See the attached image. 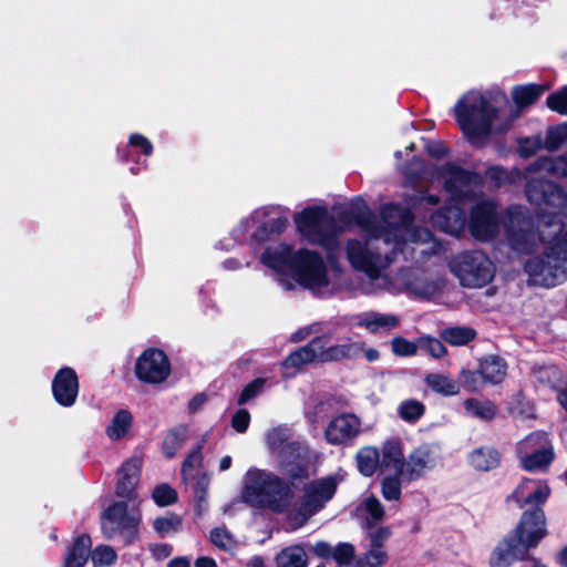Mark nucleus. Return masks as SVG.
Masks as SVG:
<instances>
[{"label": "nucleus", "instance_id": "obj_57", "mask_svg": "<svg viewBox=\"0 0 567 567\" xmlns=\"http://www.w3.org/2000/svg\"><path fill=\"white\" fill-rule=\"evenodd\" d=\"M547 105L550 110L567 115V86L550 94L547 97Z\"/></svg>", "mask_w": 567, "mask_h": 567}, {"label": "nucleus", "instance_id": "obj_21", "mask_svg": "<svg viewBox=\"0 0 567 567\" xmlns=\"http://www.w3.org/2000/svg\"><path fill=\"white\" fill-rule=\"evenodd\" d=\"M431 221L440 230L457 235L465 226V214L458 206H447L435 212Z\"/></svg>", "mask_w": 567, "mask_h": 567}, {"label": "nucleus", "instance_id": "obj_38", "mask_svg": "<svg viewBox=\"0 0 567 567\" xmlns=\"http://www.w3.org/2000/svg\"><path fill=\"white\" fill-rule=\"evenodd\" d=\"M425 405L416 399L402 401L398 406V415L406 423L414 424L425 414Z\"/></svg>", "mask_w": 567, "mask_h": 567}, {"label": "nucleus", "instance_id": "obj_30", "mask_svg": "<svg viewBox=\"0 0 567 567\" xmlns=\"http://www.w3.org/2000/svg\"><path fill=\"white\" fill-rule=\"evenodd\" d=\"M533 374L537 382L551 388L558 394L567 386V381L561 371L554 365L535 369Z\"/></svg>", "mask_w": 567, "mask_h": 567}, {"label": "nucleus", "instance_id": "obj_36", "mask_svg": "<svg viewBox=\"0 0 567 567\" xmlns=\"http://www.w3.org/2000/svg\"><path fill=\"white\" fill-rule=\"evenodd\" d=\"M466 412L476 419L482 421H492L497 413V409L491 401H480L477 399H467L464 402Z\"/></svg>", "mask_w": 567, "mask_h": 567}, {"label": "nucleus", "instance_id": "obj_43", "mask_svg": "<svg viewBox=\"0 0 567 567\" xmlns=\"http://www.w3.org/2000/svg\"><path fill=\"white\" fill-rule=\"evenodd\" d=\"M389 561L385 548L370 547L357 560L358 567H382Z\"/></svg>", "mask_w": 567, "mask_h": 567}, {"label": "nucleus", "instance_id": "obj_34", "mask_svg": "<svg viewBox=\"0 0 567 567\" xmlns=\"http://www.w3.org/2000/svg\"><path fill=\"white\" fill-rule=\"evenodd\" d=\"M441 339L454 347H463L473 341L476 331L470 327H450L441 331Z\"/></svg>", "mask_w": 567, "mask_h": 567}, {"label": "nucleus", "instance_id": "obj_40", "mask_svg": "<svg viewBox=\"0 0 567 567\" xmlns=\"http://www.w3.org/2000/svg\"><path fill=\"white\" fill-rule=\"evenodd\" d=\"M357 462L359 471L365 476H371L380 462L379 452L373 447H363L357 454Z\"/></svg>", "mask_w": 567, "mask_h": 567}, {"label": "nucleus", "instance_id": "obj_6", "mask_svg": "<svg viewBox=\"0 0 567 567\" xmlns=\"http://www.w3.org/2000/svg\"><path fill=\"white\" fill-rule=\"evenodd\" d=\"M241 497L250 506L284 513L292 503L293 492L279 476L264 470L250 468L245 475Z\"/></svg>", "mask_w": 567, "mask_h": 567}, {"label": "nucleus", "instance_id": "obj_37", "mask_svg": "<svg viewBox=\"0 0 567 567\" xmlns=\"http://www.w3.org/2000/svg\"><path fill=\"white\" fill-rule=\"evenodd\" d=\"M553 447L548 435L545 432L537 431L527 435L517 444V454L532 453L533 451L538 452Z\"/></svg>", "mask_w": 567, "mask_h": 567}, {"label": "nucleus", "instance_id": "obj_13", "mask_svg": "<svg viewBox=\"0 0 567 567\" xmlns=\"http://www.w3.org/2000/svg\"><path fill=\"white\" fill-rule=\"evenodd\" d=\"M135 372L144 382L161 383L169 375L171 364L162 350L147 349L137 359Z\"/></svg>", "mask_w": 567, "mask_h": 567}, {"label": "nucleus", "instance_id": "obj_29", "mask_svg": "<svg viewBox=\"0 0 567 567\" xmlns=\"http://www.w3.org/2000/svg\"><path fill=\"white\" fill-rule=\"evenodd\" d=\"M528 172H545L556 177H567V152L559 156L538 157L527 168Z\"/></svg>", "mask_w": 567, "mask_h": 567}, {"label": "nucleus", "instance_id": "obj_49", "mask_svg": "<svg viewBox=\"0 0 567 567\" xmlns=\"http://www.w3.org/2000/svg\"><path fill=\"white\" fill-rule=\"evenodd\" d=\"M401 475L385 476L382 481V495L386 501H399L401 497Z\"/></svg>", "mask_w": 567, "mask_h": 567}, {"label": "nucleus", "instance_id": "obj_47", "mask_svg": "<svg viewBox=\"0 0 567 567\" xmlns=\"http://www.w3.org/2000/svg\"><path fill=\"white\" fill-rule=\"evenodd\" d=\"M391 536L392 529L389 526L367 527V539L370 547L385 548V544Z\"/></svg>", "mask_w": 567, "mask_h": 567}, {"label": "nucleus", "instance_id": "obj_44", "mask_svg": "<svg viewBox=\"0 0 567 567\" xmlns=\"http://www.w3.org/2000/svg\"><path fill=\"white\" fill-rule=\"evenodd\" d=\"M182 522L181 516L168 513L165 516L156 517L153 522V527L161 537H165L166 535L181 530Z\"/></svg>", "mask_w": 567, "mask_h": 567}, {"label": "nucleus", "instance_id": "obj_55", "mask_svg": "<svg viewBox=\"0 0 567 567\" xmlns=\"http://www.w3.org/2000/svg\"><path fill=\"white\" fill-rule=\"evenodd\" d=\"M116 558L115 550L107 545H100L92 551L93 564L112 565Z\"/></svg>", "mask_w": 567, "mask_h": 567}, {"label": "nucleus", "instance_id": "obj_53", "mask_svg": "<svg viewBox=\"0 0 567 567\" xmlns=\"http://www.w3.org/2000/svg\"><path fill=\"white\" fill-rule=\"evenodd\" d=\"M153 499L159 506H167L176 502L177 493L167 484H161L153 491Z\"/></svg>", "mask_w": 567, "mask_h": 567}, {"label": "nucleus", "instance_id": "obj_39", "mask_svg": "<svg viewBox=\"0 0 567 567\" xmlns=\"http://www.w3.org/2000/svg\"><path fill=\"white\" fill-rule=\"evenodd\" d=\"M202 447L203 444H198L182 465V476L186 483H194L197 478L203 463Z\"/></svg>", "mask_w": 567, "mask_h": 567}, {"label": "nucleus", "instance_id": "obj_12", "mask_svg": "<svg viewBox=\"0 0 567 567\" xmlns=\"http://www.w3.org/2000/svg\"><path fill=\"white\" fill-rule=\"evenodd\" d=\"M470 229L472 235L480 240L491 239L498 233L499 218L494 202L483 200L472 208Z\"/></svg>", "mask_w": 567, "mask_h": 567}, {"label": "nucleus", "instance_id": "obj_5", "mask_svg": "<svg viewBox=\"0 0 567 567\" xmlns=\"http://www.w3.org/2000/svg\"><path fill=\"white\" fill-rule=\"evenodd\" d=\"M547 535L546 515L542 507L525 511L515 529L504 537L493 550L491 567H509L517 560L529 559L528 550Z\"/></svg>", "mask_w": 567, "mask_h": 567}, {"label": "nucleus", "instance_id": "obj_32", "mask_svg": "<svg viewBox=\"0 0 567 567\" xmlns=\"http://www.w3.org/2000/svg\"><path fill=\"white\" fill-rule=\"evenodd\" d=\"M518 458L524 470L530 472L543 471L547 468L554 460L553 447L538 452L533 451L532 453L518 454Z\"/></svg>", "mask_w": 567, "mask_h": 567}, {"label": "nucleus", "instance_id": "obj_11", "mask_svg": "<svg viewBox=\"0 0 567 567\" xmlns=\"http://www.w3.org/2000/svg\"><path fill=\"white\" fill-rule=\"evenodd\" d=\"M140 516L128 514L125 502H116L110 505L101 516V528L105 538L111 539L121 535L125 545H130L135 539Z\"/></svg>", "mask_w": 567, "mask_h": 567}, {"label": "nucleus", "instance_id": "obj_15", "mask_svg": "<svg viewBox=\"0 0 567 567\" xmlns=\"http://www.w3.org/2000/svg\"><path fill=\"white\" fill-rule=\"evenodd\" d=\"M550 488L542 481L523 478L507 501H515L523 508L525 505L540 507L549 497Z\"/></svg>", "mask_w": 567, "mask_h": 567}, {"label": "nucleus", "instance_id": "obj_19", "mask_svg": "<svg viewBox=\"0 0 567 567\" xmlns=\"http://www.w3.org/2000/svg\"><path fill=\"white\" fill-rule=\"evenodd\" d=\"M321 338L319 347V362H337L341 360H353L362 354L363 343L348 340L341 344L326 347L324 337Z\"/></svg>", "mask_w": 567, "mask_h": 567}, {"label": "nucleus", "instance_id": "obj_59", "mask_svg": "<svg viewBox=\"0 0 567 567\" xmlns=\"http://www.w3.org/2000/svg\"><path fill=\"white\" fill-rule=\"evenodd\" d=\"M250 422V414L247 410H238L231 420V426L239 433L247 431Z\"/></svg>", "mask_w": 567, "mask_h": 567}, {"label": "nucleus", "instance_id": "obj_10", "mask_svg": "<svg viewBox=\"0 0 567 567\" xmlns=\"http://www.w3.org/2000/svg\"><path fill=\"white\" fill-rule=\"evenodd\" d=\"M337 491V481L331 477H323L306 485L305 495L297 513L289 515V520L295 522L292 529L301 527L307 520L318 513L329 502Z\"/></svg>", "mask_w": 567, "mask_h": 567}, {"label": "nucleus", "instance_id": "obj_63", "mask_svg": "<svg viewBox=\"0 0 567 567\" xmlns=\"http://www.w3.org/2000/svg\"><path fill=\"white\" fill-rule=\"evenodd\" d=\"M288 220L286 218H275L266 224V229L271 233L280 234L287 227Z\"/></svg>", "mask_w": 567, "mask_h": 567}, {"label": "nucleus", "instance_id": "obj_4", "mask_svg": "<svg viewBox=\"0 0 567 567\" xmlns=\"http://www.w3.org/2000/svg\"><path fill=\"white\" fill-rule=\"evenodd\" d=\"M261 261L278 274L291 272L295 279L306 288L317 290L329 284L327 268L322 258L315 251L300 249L292 252L286 244L268 247Z\"/></svg>", "mask_w": 567, "mask_h": 567}, {"label": "nucleus", "instance_id": "obj_58", "mask_svg": "<svg viewBox=\"0 0 567 567\" xmlns=\"http://www.w3.org/2000/svg\"><path fill=\"white\" fill-rule=\"evenodd\" d=\"M354 557V547L349 543H341L333 549L332 558L339 564H350Z\"/></svg>", "mask_w": 567, "mask_h": 567}, {"label": "nucleus", "instance_id": "obj_23", "mask_svg": "<svg viewBox=\"0 0 567 567\" xmlns=\"http://www.w3.org/2000/svg\"><path fill=\"white\" fill-rule=\"evenodd\" d=\"M434 465L431 449L427 445L416 447L405 462L402 480L419 478L425 470Z\"/></svg>", "mask_w": 567, "mask_h": 567}, {"label": "nucleus", "instance_id": "obj_50", "mask_svg": "<svg viewBox=\"0 0 567 567\" xmlns=\"http://www.w3.org/2000/svg\"><path fill=\"white\" fill-rule=\"evenodd\" d=\"M430 353L435 359H441L446 354V348L443 342L436 338L426 336L420 338V349Z\"/></svg>", "mask_w": 567, "mask_h": 567}, {"label": "nucleus", "instance_id": "obj_46", "mask_svg": "<svg viewBox=\"0 0 567 567\" xmlns=\"http://www.w3.org/2000/svg\"><path fill=\"white\" fill-rule=\"evenodd\" d=\"M187 439V429H174L165 436L163 442V451L167 457H173L177 450H179Z\"/></svg>", "mask_w": 567, "mask_h": 567}, {"label": "nucleus", "instance_id": "obj_62", "mask_svg": "<svg viewBox=\"0 0 567 567\" xmlns=\"http://www.w3.org/2000/svg\"><path fill=\"white\" fill-rule=\"evenodd\" d=\"M487 176L496 183H502L507 178V172L501 166H492L486 172Z\"/></svg>", "mask_w": 567, "mask_h": 567}, {"label": "nucleus", "instance_id": "obj_7", "mask_svg": "<svg viewBox=\"0 0 567 567\" xmlns=\"http://www.w3.org/2000/svg\"><path fill=\"white\" fill-rule=\"evenodd\" d=\"M302 237L309 243L317 244L328 251L329 258L339 247L338 236L342 228L326 208H306L295 218Z\"/></svg>", "mask_w": 567, "mask_h": 567}, {"label": "nucleus", "instance_id": "obj_8", "mask_svg": "<svg viewBox=\"0 0 567 567\" xmlns=\"http://www.w3.org/2000/svg\"><path fill=\"white\" fill-rule=\"evenodd\" d=\"M449 266L461 285L468 288L487 285L495 272L492 260L481 250L460 252L450 260Z\"/></svg>", "mask_w": 567, "mask_h": 567}, {"label": "nucleus", "instance_id": "obj_26", "mask_svg": "<svg viewBox=\"0 0 567 567\" xmlns=\"http://www.w3.org/2000/svg\"><path fill=\"white\" fill-rule=\"evenodd\" d=\"M92 540L87 534L78 536L66 551L64 567H84L91 554Z\"/></svg>", "mask_w": 567, "mask_h": 567}, {"label": "nucleus", "instance_id": "obj_51", "mask_svg": "<svg viewBox=\"0 0 567 567\" xmlns=\"http://www.w3.org/2000/svg\"><path fill=\"white\" fill-rule=\"evenodd\" d=\"M545 148L544 140L540 135L522 138L518 142V152L522 157H529L539 150Z\"/></svg>", "mask_w": 567, "mask_h": 567}, {"label": "nucleus", "instance_id": "obj_56", "mask_svg": "<svg viewBox=\"0 0 567 567\" xmlns=\"http://www.w3.org/2000/svg\"><path fill=\"white\" fill-rule=\"evenodd\" d=\"M458 383L468 392H475L481 388L484 381L480 374V369L477 371L462 370Z\"/></svg>", "mask_w": 567, "mask_h": 567}, {"label": "nucleus", "instance_id": "obj_41", "mask_svg": "<svg viewBox=\"0 0 567 567\" xmlns=\"http://www.w3.org/2000/svg\"><path fill=\"white\" fill-rule=\"evenodd\" d=\"M360 511L365 514L367 527L378 526L385 515L381 502L374 496L367 497L360 505Z\"/></svg>", "mask_w": 567, "mask_h": 567}, {"label": "nucleus", "instance_id": "obj_18", "mask_svg": "<svg viewBox=\"0 0 567 567\" xmlns=\"http://www.w3.org/2000/svg\"><path fill=\"white\" fill-rule=\"evenodd\" d=\"M401 276L408 291L420 298L433 297L443 286L442 278L429 279L423 272L409 270Z\"/></svg>", "mask_w": 567, "mask_h": 567}, {"label": "nucleus", "instance_id": "obj_2", "mask_svg": "<svg viewBox=\"0 0 567 567\" xmlns=\"http://www.w3.org/2000/svg\"><path fill=\"white\" fill-rule=\"evenodd\" d=\"M355 224L364 230L369 238L364 241L350 239L347 243V257L351 266L377 279L395 260L399 252L406 246L405 236L410 243L426 248L415 249L420 258L436 255L441 244L433 238L432 233L424 227L406 229L413 216L411 212L396 204L384 205L379 219L365 205L352 214Z\"/></svg>", "mask_w": 567, "mask_h": 567}, {"label": "nucleus", "instance_id": "obj_33", "mask_svg": "<svg viewBox=\"0 0 567 567\" xmlns=\"http://www.w3.org/2000/svg\"><path fill=\"white\" fill-rule=\"evenodd\" d=\"M277 567H307L308 557L300 545L289 546L282 549L276 558Z\"/></svg>", "mask_w": 567, "mask_h": 567}, {"label": "nucleus", "instance_id": "obj_64", "mask_svg": "<svg viewBox=\"0 0 567 567\" xmlns=\"http://www.w3.org/2000/svg\"><path fill=\"white\" fill-rule=\"evenodd\" d=\"M426 150L430 155L436 158H441L447 154L445 146L440 142L427 144Z\"/></svg>", "mask_w": 567, "mask_h": 567}, {"label": "nucleus", "instance_id": "obj_35", "mask_svg": "<svg viewBox=\"0 0 567 567\" xmlns=\"http://www.w3.org/2000/svg\"><path fill=\"white\" fill-rule=\"evenodd\" d=\"M132 414L127 410H120L106 427L107 436L113 441L124 437L132 426Z\"/></svg>", "mask_w": 567, "mask_h": 567}, {"label": "nucleus", "instance_id": "obj_16", "mask_svg": "<svg viewBox=\"0 0 567 567\" xmlns=\"http://www.w3.org/2000/svg\"><path fill=\"white\" fill-rule=\"evenodd\" d=\"M52 393L62 406H72L79 394V380L72 368L60 369L52 381Z\"/></svg>", "mask_w": 567, "mask_h": 567}, {"label": "nucleus", "instance_id": "obj_1", "mask_svg": "<svg viewBox=\"0 0 567 567\" xmlns=\"http://www.w3.org/2000/svg\"><path fill=\"white\" fill-rule=\"evenodd\" d=\"M525 194L539 215L537 233L526 209L513 206L505 221L507 240L523 254L534 250L537 238L547 244L542 256L526 261L525 271L535 284L554 287L567 279V230L563 233L560 219L567 217V192L554 182L537 177L527 182Z\"/></svg>", "mask_w": 567, "mask_h": 567}, {"label": "nucleus", "instance_id": "obj_27", "mask_svg": "<svg viewBox=\"0 0 567 567\" xmlns=\"http://www.w3.org/2000/svg\"><path fill=\"white\" fill-rule=\"evenodd\" d=\"M480 374L484 382L498 384L507 374V364L498 355H487L480 361Z\"/></svg>", "mask_w": 567, "mask_h": 567}, {"label": "nucleus", "instance_id": "obj_24", "mask_svg": "<svg viewBox=\"0 0 567 567\" xmlns=\"http://www.w3.org/2000/svg\"><path fill=\"white\" fill-rule=\"evenodd\" d=\"M319 347H321V338H313L306 346L291 352L282 362V368L288 370L299 369L311 362H319Z\"/></svg>", "mask_w": 567, "mask_h": 567}, {"label": "nucleus", "instance_id": "obj_52", "mask_svg": "<svg viewBox=\"0 0 567 567\" xmlns=\"http://www.w3.org/2000/svg\"><path fill=\"white\" fill-rule=\"evenodd\" d=\"M210 542L223 550H228L235 545L233 535L223 527H216L210 532Z\"/></svg>", "mask_w": 567, "mask_h": 567}, {"label": "nucleus", "instance_id": "obj_61", "mask_svg": "<svg viewBox=\"0 0 567 567\" xmlns=\"http://www.w3.org/2000/svg\"><path fill=\"white\" fill-rule=\"evenodd\" d=\"M333 549L334 548L327 542H318L312 547L315 555L323 559L332 558Z\"/></svg>", "mask_w": 567, "mask_h": 567}, {"label": "nucleus", "instance_id": "obj_54", "mask_svg": "<svg viewBox=\"0 0 567 567\" xmlns=\"http://www.w3.org/2000/svg\"><path fill=\"white\" fill-rule=\"evenodd\" d=\"M265 384H266L265 378H257L254 381H251L250 383H248L244 388V390L241 391V393L238 398V404H245L249 400L259 395L262 392Z\"/></svg>", "mask_w": 567, "mask_h": 567}, {"label": "nucleus", "instance_id": "obj_48", "mask_svg": "<svg viewBox=\"0 0 567 567\" xmlns=\"http://www.w3.org/2000/svg\"><path fill=\"white\" fill-rule=\"evenodd\" d=\"M391 349L393 353L399 357L415 355L420 349V338L413 342L403 337H395L391 341Z\"/></svg>", "mask_w": 567, "mask_h": 567}, {"label": "nucleus", "instance_id": "obj_60", "mask_svg": "<svg viewBox=\"0 0 567 567\" xmlns=\"http://www.w3.org/2000/svg\"><path fill=\"white\" fill-rule=\"evenodd\" d=\"M130 144L135 147H140L146 156H150L153 152L152 143L141 134H133L130 137Z\"/></svg>", "mask_w": 567, "mask_h": 567}, {"label": "nucleus", "instance_id": "obj_22", "mask_svg": "<svg viewBox=\"0 0 567 567\" xmlns=\"http://www.w3.org/2000/svg\"><path fill=\"white\" fill-rule=\"evenodd\" d=\"M405 462L401 440L390 439L385 441L382 446L380 458L381 470L402 476Z\"/></svg>", "mask_w": 567, "mask_h": 567}, {"label": "nucleus", "instance_id": "obj_17", "mask_svg": "<svg viewBox=\"0 0 567 567\" xmlns=\"http://www.w3.org/2000/svg\"><path fill=\"white\" fill-rule=\"evenodd\" d=\"M309 447L303 442L291 440L289 444L280 452L278 458L285 465L296 464V468L289 470L291 478H302L307 476V468L303 466L309 460Z\"/></svg>", "mask_w": 567, "mask_h": 567}, {"label": "nucleus", "instance_id": "obj_28", "mask_svg": "<svg viewBox=\"0 0 567 567\" xmlns=\"http://www.w3.org/2000/svg\"><path fill=\"white\" fill-rule=\"evenodd\" d=\"M468 462L476 471L488 472L499 465L501 453L493 446H482L470 453Z\"/></svg>", "mask_w": 567, "mask_h": 567}, {"label": "nucleus", "instance_id": "obj_9", "mask_svg": "<svg viewBox=\"0 0 567 567\" xmlns=\"http://www.w3.org/2000/svg\"><path fill=\"white\" fill-rule=\"evenodd\" d=\"M441 175L445 190L455 203L473 200L482 194L483 178L475 172L446 163L441 168Z\"/></svg>", "mask_w": 567, "mask_h": 567}, {"label": "nucleus", "instance_id": "obj_25", "mask_svg": "<svg viewBox=\"0 0 567 567\" xmlns=\"http://www.w3.org/2000/svg\"><path fill=\"white\" fill-rule=\"evenodd\" d=\"M399 324V317L394 315L380 313L374 311L363 313L358 321V326L364 327L372 333L380 331H390L398 328Z\"/></svg>", "mask_w": 567, "mask_h": 567}, {"label": "nucleus", "instance_id": "obj_45", "mask_svg": "<svg viewBox=\"0 0 567 567\" xmlns=\"http://www.w3.org/2000/svg\"><path fill=\"white\" fill-rule=\"evenodd\" d=\"M567 143V123L547 128L544 145L547 151L554 152Z\"/></svg>", "mask_w": 567, "mask_h": 567}, {"label": "nucleus", "instance_id": "obj_42", "mask_svg": "<svg viewBox=\"0 0 567 567\" xmlns=\"http://www.w3.org/2000/svg\"><path fill=\"white\" fill-rule=\"evenodd\" d=\"M292 439V433L289 429L276 427L267 433L266 441L269 450L278 456Z\"/></svg>", "mask_w": 567, "mask_h": 567}, {"label": "nucleus", "instance_id": "obj_20", "mask_svg": "<svg viewBox=\"0 0 567 567\" xmlns=\"http://www.w3.org/2000/svg\"><path fill=\"white\" fill-rule=\"evenodd\" d=\"M141 468L142 460L136 456L128 458L122 465L116 484V495L118 497L133 498L134 489L140 480Z\"/></svg>", "mask_w": 567, "mask_h": 567}, {"label": "nucleus", "instance_id": "obj_3", "mask_svg": "<svg viewBox=\"0 0 567 567\" xmlns=\"http://www.w3.org/2000/svg\"><path fill=\"white\" fill-rule=\"evenodd\" d=\"M546 90V86L534 83L515 86L512 97L517 110L509 116L504 111L508 104L505 94L470 92L454 107L456 121L472 143L484 141L493 132L507 131L519 116V110L533 105Z\"/></svg>", "mask_w": 567, "mask_h": 567}, {"label": "nucleus", "instance_id": "obj_31", "mask_svg": "<svg viewBox=\"0 0 567 567\" xmlns=\"http://www.w3.org/2000/svg\"><path fill=\"white\" fill-rule=\"evenodd\" d=\"M424 382L433 392L443 396L456 395L460 392V383L445 374L429 373Z\"/></svg>", "mask_w": 567, "mask_h": 567}, {"label": "nucleus", "instance_id": "obj_14", "mask_svg": "<svg viewBox=\"0 0 567 567\" xmlns=\"http://www.w3.org/2000/svg\"><path fill=\"white\" fill-rule=\"evenodd\" d=\"M361 420L353 413L333 416L324 429V439L331 445H350L361 432Z\"/></svg>", "mask_w": 567, "mask_h": 567}]
</instances>
